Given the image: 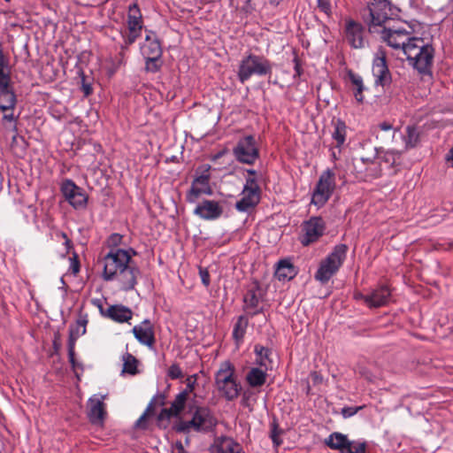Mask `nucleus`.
<instances>
[{"instance_id": "nucleus-35", "label": "nucleus", "mask_w": 453, "mask_h": 453, "mask_svg": "<svg viewBox=\"0 0 453 453\" xmlns=\"http://www.w3.org/2000/svg\"><path fill=\"white\" fill-rule=\"evenodd\" d=\"M348 76H349V81H351L352 85L354 86V96H355V99L358 102V103H362L364 101V96H363V92L364 90H365V87L364 85V82H363V78L352 72V71H349L348 72Z\"/></svg>"}, {"instance_id": "nucleus-47", "label": "nucleus", "mask_w": 453, "mask_h": 453, "mask_svg": "<svg viewBox=\"0 0 453 453\" xmlns=\"http://www.w3.org/2000/svg\"><path fill=\"white\" fill-rule=\"evenodd\" d=\"M167 376L172 380H177L183 377L181 368L177 364H173L167 371Z\"/></svg>"}, {"instance_id": "nucleus-2", "label": "nucleus", "mask_w": 453, "mask_h": 453, "mask_svg": "<svg viewBox=\"0 0 453 453\" xmlns=\"http://www.w3.org/2000/svg\"><path fill=\"white\" fill-rule=\"evenodd\" d=\"M273 63L265 56L249 53L244 56L238 66L237 78L244 84L252 76L264 77L271 75Z\"/></svg>"}, {"instance_id": "nucleus-62", "label": "nucleus", "mask_w": 453, "mask_h": 453, "mask_svg": "<svg viewBox=\"0 0 453 453\" xmlns=\"http://www.w3.org/2000/svg\"><path fill=\"white\" fill-rule=\"evenodd\" d=\"M64 244H65V248H66L67 251H69V250L72 248V242H71V240H70L69 238H66V239L65 240Z\"/></svg>"}, {"instance_id": "nucleus-51", "label": "nucleus", "mask_w": 453, "mask_h": 453, "mask_svg": "<svg viewBox=\"0 0 453 453\" xmlns=\"http://www.w3.org/2000/svg\"><path fill=\"white\" fill-rule=\"evenodd\" d=\"M199 275H200L202 283L205 287H209L210 283H211V278H210L209 271L206 268L200 267L199 268Z\"/></svg>"}, {"instance_id": "nucleus-16", "label": "nucleus", "mask_w": 453, "mask_h": 453, "mask_svg": "<svg viewBox=\"0 0 453 453\" xmlns=\"http://www.w3.org/2000/svg\"><path fill=\"white\" fill-rule=\"evenodd\" d=\"M224 209L220 202L203 200L194 209V214L203 220H216L223 214Z\"/></svg>"}, {"instance_id": "nucleus-59", "label": "nucleus", "mask_w": 453, "mask_h": 453, "mask_svg": "<svg viewBox=\"0 0 453 453\" xmlns=\"http://www.w3.org/2000/svg\"><path fill=\"white\" fill-rule=\"evenodd\" d=\"M368 296V294L365 295L360 292L355 293L354 297L356 300H363L365 303V297Z\"/></svg>"}, {"instance_id": "nucleus-34", "label": "nucleus", "mask_w": 453, "mask_h": 453, "mask_svg": "<svg viewBox=\"0 0 453 453\" xmlns=\"http://www.w3.org/2000/svg\"><path fill=\"white\" fill-rule=\"evenodd\" d=\"M334 131L332 133L333 139L336 142V147L340 148L346 140L347 126L343 120L337 119L333 121Z\"/></svg>"}, {"instance_id": "nucleus-26", "label": "nucleus", "mask_w": 453, "mask_h": 453, "mask_svg": "<svg viewBox=\"0 0 453 453\" xmlns=\"http://www.w3.org/2000/svg\"><path fill=\"white\" fill-rule=\"evenodd\" d=\"M260 201V192L242 189V198L236 202L235 209L240 212H248L257 205Z\"/></svg>"}, {"instance_id": "nucleus-3", "label": "nucleus", "mask_w": 453, "mask_h": 453, "mask_svg": "<svg viewBox=\"0 0 453 453\" xmlns=\"http://www.w3.org/2000/svg\"><path fill=\"white\" fill-rule=\"evenodd\" d=\"M214 379L218 392L226 401H234L239 396L242 387L235 376L234 366L229 361L220 364Z\"/></svg>"}, {"instance_id": "nucleus-27", "label": "nucleus", "mask_w": 453, "mask_h": 453, "mask_svg": "<svg viewBox=\"0 0 453 453\" xmlns=\"http://www.w3.org/2000/svg\"><path fill=\"white\" fill-rule=\"evenodd\" d=\"M188 396L186 392H180L171 403L170 408H165L161 411L159 418L169 419L173 417H178L185 408Z\"/></svg>"}, {"instance_id": "nucleus-45", "label": "nucleus", "mask_w": 453, "mask_h": 453, "mask_svg": "<svg viewBox=\"0 0 453 453\" xmlns=\"http://www.w3.org/2000/svg\"><path fill=\"white\" fill-rule=\"evenodd\" d=\"M377 149L373 148V152L371 156L361 157L359 159V163L361 165H357L356 168L358 169L359 172H363L364 168L366 167L372 160L377 157Z\"/></svg>"}, {"instance_id": "nucleus-36", "label": "nucleus", "mask_w": 453, "mask_h": 453, "mask_svg": "<svg viewBox=\"0 0 453 453\" xmlns=\"http://www.w3.org/2000/svg\"><path fill=\"white\" fill-rule=\"evenodd\" d=\"M249 324V319L245 315L238 317L233 329V338L236 343L242 342Z\"/></svg>"}, {"instance_id": "nucleus-13", "label": "nucleus", "mask_w": 453, "mask_h": 453, "mask_svg": "<svg viewBox=\"0 0 453 453\" xmlns=\"http://www.w3.org/2000/svg\"><path fill=\"white\" fill-rule=\"evenodd\" d=\"M368 12L370 16L369 29L371 32H375V27H380L389 19V3L387 0H373L368 5Z\"/></svg>"}, {"instance_id": "nucleus-9", "label": "nucleus", "mask_w": 453, "mask_h": 453, "mask_svg": "<svg viewBox=\"0 0 453 453\" xmlns=\"http://www.w3.org/2000/svg\"><path fill=\"white\" fill-rule=\"evenodd\" d=\"M325 443L340 453H366L365 441H350L347 435L339 432L332 433L325 440Z\"/></svg>"}, {"instance_id": "nucleus-22", "label": "nucleus", "mask_w": 453, "mask_h": 453, "mask_svg": "<svg viewBox=\"0 0 453 453\" xmlns=\"http://www.w3.org/2000/svg\"><path fill=\"white\" fill-rule=\"evenodd\" d=\"M98 308L102 315L118 323L127 322L132 319L133 316V311L131 309L122 304L111 305L105 311L101 304H98Z\"/></svg>"}, {"instance_id": "nucleus-49", "label": "nucleus", "mask_w": 453, "mask_h": 453, "mask_svg": "<svg viewBox=\"0 0 453 453\" xmlns=\"http://www.w3.org/2000/svg\"><path fill=\"white\" fill-rule=\"evenodd\" d=\"M242 189L260 192V188L256 177H247Z\"/></svg>"}, {"instance_id": "nucleus-31", "label": "nucleus", "mask_w": 453, "mask_h": 453, "mask_svg": "<svg viewBox=\"0 0 453 453\" xmlns=\"http://www.w3.org/2000/svg\"><path fill=\"white\" fill-rule=\"evenodd\" d=\"M297 271L289 259H281L275 269V277L280 281H288L295 278Z\"/></svg>"}, {"instance_id": "nucleus-56", "label": "nucleus", "mask_w": 453, "mask_h": 453, "mask_svg": "<svg viewBox=\"0 0 453 453\" xmlns=\"http://www.w3.org/2000/svg\"><path fill=\"white\" fill-rule=\"evenodd\" d=\"M311 377L312 381L315 384H319V383L322 382V380H323L322 376L320 374H319L317 372H311Z\"/></svg>"}, {"instance_id": "nucleus-24", "label": "nucleus", "mask_w": 453, "mask_h": 453, "mask_svg": "<svg viewBox=\"0 0 453 453\" xmlns=\"http://www.w3.org/2000/svg\"><path fill=\"white\" fill-rule=\"evenodd\" d=\"M211 449L212 453H242V446L227 436L216 438Z\"/></svg>"}, {"instance_id": "nucleus-14", "label": "nucleus", "mask_w": 453, "mask_h": 453, "mask_svg": "<svg viewBox=\"0 0 453 453\" xmlns=\"http://www.w3.org/2000/svg\"><path fill=\"white\" fill-rule=\"evenodd\" d=\"M382 39L389 47L404 55L405 48L413 36L405 29H391L384 27L381 32Z\"/></svg>"}, {"instance_id": "nucleus-58", "label": "nucleus", "mask_w": 453, "mask_h": 453, "mask_svg": "<svg viewBox=\"0 0 453 453\" xmlns=\"http://www.w3.org/2000/svg\"><path fill=\"white\" fill-rule=\"evenodd\" d=\"M294 69H295V73H296L295 75L300 76L302 74L303 69L296 58L295 59V68Z\"/></svg>"}, {"instance_id": "nucleus-1", "label": "nucleus", "mask_w": 453, "mask_h": 453, "mask_svg": "<svg viewBox=\"0 0 453 453\" xmlns=\"http://www.w3.org/2000/svg\"><path fill=\"white\" fill-rule=\"evenodd\" d=\"M408 64L422 76H432L434 49L422 38L412 37L405 48Z\"/></svg>"}, {"instance_id": "nucleus-5", "label": "nucleus", "mask_w": 453, "mask_h": 453, "mask_svg": "<svg viewBox=\"0 0 453 453\" xmlns=\"http://www.w3.org/2000/svg\"><path fill=\"white\" fill-rule=\"evenodd\" d=\"M136 251L132 248L128 250H111L104 257L103 278L106 281L115 280L117 273L132 264V257Z\"/></svg>"}, {"instance_id": "nucleus-28", "label": "nucleus", "mask_w": 453, "mask_h": 453, "mask_svg": "<svg viewBox=\"0 0 453 453\" xmlns=\"http://www.w3.org/2000/svg\"><path fill=\"white\" fill-rule=\"evenodd\" d=\"M243 309L250 317H254L264 311V308L259 305L260 297L257 296L256 289L247 291L243 297Z\"/></svg>"}, {"instance_id": "nucleus-41", "label": "nucleus", "mask_w": 453, "mask_h": 453, "mask_svg": "<svg viewBox=\"0 0 453 453\" xmlns=\"http://www.w3.org/2000/svg\"><path fill=\"white\" fill-rule=\"evenodd\" d=\"M164 395H155L150 402L149 403L146 410L144 411L143 414L139 418V419L136 421V426H141V423L146 418V417H149L154 413V405L157 402V400H160V404H164Z\"/></svg>"}, {"instance_id": "nucleus-61", "label": "nucleus", "mask_w": 453, "mask_h": 453, "mask_svg": "<svg viewBox=\"0 0 453 453\" xmlns=\"http://www.w3.org/2000/svg\"><path fill=\"white\" fill-rule=\"evenodd\" d=\"M447 160L450 163L451 166L453 167V147L450 149L447 156Z\"/></svg>"}, {"instance_id": "nucleus-33", "label": "nucleus", "mask_w": 453, "mask_h": 453, "mask_svg": "<svg viewBox=\"0 0 453 453\" xmlns=\"http://www.w3.org/2000/svg\"><path fill=\"white\" fill-rule=\"evenodd\" d=\"M254 353L256 355L255 364L257 366L267 368L268 371L272 370V360L270 358L272 351L270 349L257 344L254 348Z\"/></svg>"}, {"instance_id": "nucleus-57", "label": "nucleus", "mask_w": 453, "mask_h": 453, "mask_svg": "<svg viewBox=\"0 0 453 453\" xmlns=\"http://www.w3.org/2000/svg\"><path fill=\"white\" fill-rule=\"evenodd\" d=\"M81 88L86 96H89L92 93V87L88 83L83 82Z\"/></svg>"}, {"instance_id": "nucleus-15", "label": "nucleus", "mask_w": 453, "mask_h": 453, "mask_svg": "<svg viewBox=\"0 0 453 453\" xmlns=\"http://www.w3.org/2000/svg\"><path fill=\"white\" fill-rule=\"evenodd\" d=\"M372 72L376 86L385 87L391 82V74L387 65L384 51L380 50L374 56Z\"/></svg>"}, {"instance_id": "nucleus-30", "label": "nucleus", "mask_w": 453, "mask_h": 453, "mask_svg": "<svg viewBox=\"0 0 453 453\" xmlns=\"http://www.w3.org/2000/svg\"><path fill=\"white\" fill-rule=\"evenodd\" d=\"M267 368L251 367L246 373V381L250 388H256L265 385L267 378Z\"/></svg>"}, {"instance_id": "nucleus-6", "label": "nucleus", "mask_w": 453, "mask_h": 453, "mask_svg": "<svg viewBox=\"0 0 453 453\" xmlns=\"http://www.w3.org/2000/svg\"><path fill=\"white\" fill-rule=\"evenodd\" d=\"M211 166L209 164L202 165L196 168L191 187L186 193V201L188 203H196L201 196L212 195L213 189L210 184L211 178Z\"/></svg>"}, {"instance_id": "nucleus-4", "label": "nucleus", "mask_w": 453, "mask_h": 453, "mask_svg": "<svg viewBox=\"0 0 453 453\" xmlns=\"http://www.w3.org/2000/svg\"><path fill=\"white\" fill-rule=\"evenodd\" d=\"M347 251L348 246L346 244L335 245L332 251L319 263L314 279L321 284L327 283L343 265Z\"/></svg>"}, {"instance_id": "nucleus-37", "label": "nucleus", "mask_w": 453, "mask_h": 453, "mask_svg": "<svg viewBox=\"0 0 453 453\" xmlns=\"http://www.w3.org/2000/svg\"><path fill=\"white\" fill-rule=\"evenodd\" d=\"M11 83L10 68L8 59L0 50V87L9 86Z\"/></svg>"}, {"instance_id": "nucleus-42", "label": "nucleus", "mask_w": 453, "mask_h": 453, "mask_svg": "<svg viewBox=\"0 0 453 453\" xmlns=\"http://www.w3.org/2000/svg\"><path fill=\"white\" fill-rule=\"evenodd\" d=\"M161 57H144L145 58V70L150 73H157L160 70L162 63Z\"/></svg>"}, {"instance_id": "nucleus-12", "label": "nucleus", "mask_w": 453, "mask_h": 453, "mask_svg": "<svg viewBox=\"0 0 453 453\" xmlns=\"http://www.w3.org/2000/svg\"><path fill=\"white\" fill-rule=\"evenodd\" d=\"M300 242L306 247L316 242L326 231V223L321 217H311L303 224Z\"/></svg>"}, {"instance_id": "nucleus-44", "label": "nucleus", "mask_w": 453, "mask_h": 453, "mask_svg": "<svg viewBox=\"0 0 453 453\" xmlns=\"http://www.w3.org/2000/svg\"><path fill=\"white\" fill-rule=\"evenodd\" d=\"M281 434L282 431L279 428L277 423L273 422L271 425L270 438L272 439L273 446L275 448L279 447L282 443V441L280 439Z\"/></svg>"}, {"instance_id": "nucleus-20", "label": "nucleus", "mask_w": 453, "mask_h": 453, "mask_svg": "<svg viewBox=\"0 0 453 453\" xmlns=\"http://www.w3.org/2000/svg\"><path fill=\"white\" fill-rule=\"evenodd\" d=\"M365 31L364 27L351 19L346 21L345 36L347 42L354 49H362L365 46Z\"/></svg>"}, {"instance_id": "nucleus-21", "label": "nucleus", "mask_w": 453, "mask_h": 453, "mask_svg": "<svg viewBox=\"0 0 453 453\" xmlns=\"http://www.w3.org/2000/svg\"><path fill=\"white\" fill-rule=\"evenodd\" d=\"M135 339L142 344L152 348L155 343L154 328L149 319H144L140 325L133 327Z\"/></svg>"}, {"instance_id": "nucleus-18", "label": "nucleus", "mask_w": 453, "mask_h": 453, "mask_svg": "<svg viewBox=\"0 0 453 453\" xmlns=\"http://www.w3.org/2000/svg\"><path fill=\"white\" fill-rule=\"evenodd\" d=\"M106 395L96 394L88 401V418L91 424L102 426L104 421L106 411L104 401Z\"/></svg>"}, {"instance_id": "nucleus-63", "label": "nucleus", "mask_w": 453, "mask_h": 453, "mask_svg": "<svg viewBox=\"0 0 453 453\" xmlns=\"http://www.w3.org/2000/svg\"><path fill=\"white\" fill-rule=\"evenodd\" d=\"M411 4L416 7H419L422 4V0H410Z\"/></svg>"}, {"instance_id": "nucleus-32", "label": "nucleus", "mask_w": 453, "mask_h": 453, "mask_svg": "<svg viewBox=\"0 0 453 453\" xmlns=\"http://www.w3.org/2000/svg\"><path fill=\"white\" fill-rule=\"evenodd\" d=\"M17 104V97L10 85L0 87V111H13Z\"/></svg>"}, {"instance_id": "nucleus-38", "label": "nucleus", "mask_w": 453, "mask_h": 453, "mask_svg": "<svg viewBox=\"0 0 453 453\" xmlns=\"http://www.w3.org/2000/svg\"><path fill=\"white\" fill-rule=\"evenodd\" d=\"M419 141V134L415 127L408 126L406 134L403 135V142L406 149L414 148Z\"/></svg>"}, {"instance_id": "nucleus-7", "label": "nucleus", "mask_w": 453, "mask_h": 453, "mask_svg": "<svg viewBox=\"0 0 453 453\" xmlns=\"http://www.w3.org/2000/svg\"><path fill=\"white\" fill-rule=\"evenodd\" d=\"M335 185L334 172L330 169L324 171L312 192L311 203L318 208L323 207L331 197Z\"/></svg>"}, {"instance_id": "nucleus-55", "label": "nucleus", "mask_w": 453, "mask_h": 453, "mask_svg": "<svg viewBox=\"0 0 453 453\" xmlns=\"http://www.w3.org/2000/svg\"><path fill=\"white\" fill-rule=\"evenodd\" d=\"M123 42L120 45V50L122 51H126L130 45H132L134 42H128L127 39L129 38V34L123 35Z\"/></svg>"}, {"instance_id": "nucleus-53", "label": "nucleus", "mask_w": 453, "mask_h": 453, "mask_svg": "<svg viewBox=\"0 0 453 453\" xmlns=\"http://www.w3.org/2000/svg\"><path fill=\"white\" fill-rule=\"evenodd\" d=\"M196 381V375L188 377L187 379V387H186V388L182 392H186L187 395H188L189 393H191L194 390Z\"/></svg>"}, {"instance_id": "nucleus-43", "label": "nucleus", "mask_w": 453, "mask_h": 453, "mask_svg": "<svg viewBox=\"0 0 453 453\" xmlns=\"http://www.w3.org/2000/svg\"><path fill=\"white\" fill-rule=\"evenodd\" d=\"M105 243L111 250H120L119 247L123 243V235L113 233L107 238Z\"/></svg>"}, {"instance_id": "nucleus-10", "label": "nucleus", "mask_w": 453, "mask_h": 453, "mask_svg": "<svg viewBox=\"0 0 453 453\" xmlns=\"http://www.w3.org/2000/svg\"><path fill=\"white\" fill-rule=\"evenodd\" d=\"M233 151L238 162L247 165H253L259 157V150L253 135L240 139Z\"/></svg>"}, {"instance_id": "nucleus-54", "label": "nucleus", "mask_w": 453, "mask_h": 453, "mask_svg": "<svg viewBox=\"0 0 453 453\" xmlns=\"http://www.w3.org/2000/svg\"><path fill=\"white\" fill-rule=\"evenodd\" d=\"M378 128L384 132L393 131L394 134L398 131L397 129H395L389 122L387 121L380 123L378 125Z\"/></svg>"}, {"instance_id": "nucleus-39", "label": "nucleus", "mask_w": 453, "mask_h": 453, "mask_svg": "<svg viewBox=\"0 0 453 453\" xmlns=\"http://www.w3.org/2000/svg\"><path fill=\"white\" fill-rule=\"evenodd\" d=\"M123 369L122 372H126L131 375L137 373V364L138 360L130 353L127 352L122 357Z\"/></svg>"}, {"instance_id": "nucleus-64", "label": "nucleus", "mask_w": 453, "mask_h": 453, "mask_svg": "<svg viewBox=\"0 0 453 453\" xmlns=\"http://www.w3.org/2000/svg\"><path fill=\"white\" fill-rule=\"evenodd\" d=\"M283 0H268V3L273 6L279 5Z\"/></svg>"}, {"instance_id": "nucleus-19", "label": "nucleus", "mask_w": 453, "mask_h": 453, "mask_svg": "<svg viewBox=\"0 0 453 453\" xmlns=\"http://www.w3.org/2000/svg\"><path fill=\"white\" fill-rule=\"evenodd\" d=\"M140 275V269L136 265L130 264L124 270H120L117 273L114 280L118 282L120 290L128 292L134 289Z\"/></svg>"}, {"instance_id": "nucleus-8", "label": "nucleus", "mask_w": 453, "mask_h": 453, "mask_svg": "<svg viewBox=\"0 0 453 453\" xmlns=\"http://www.w3.org/2000/svg\"><path fill=\"white\" fill-rule=\"evenodd\" d=\"M217 425V418L210 408L196 406L192 413V418L181 423V429H192L196 432H207Z\"/></svg>"}, {"instance_id": "nucleus-25", "label": "nucleus", "mask_w": 453, "mask_h": 453, "mask_svg": "<svg viewBox=\"0 0 453 453\" xmlns=\"http://www.w3.org/2000/svg\"><path fill=\"white\" fill-rule=\"evenodd\" d=\"M141 50L143 57L162 56L161 44L155 32L151 30L147 31L145 42L141 47Z\"/></svg>"}, {"instance_id": "nucleus-60", "label": "nucleus", "mask_w": 453, "mask_h": 453, "mask_svg": "<svg viewBox=\"0 0 453 453\" xmlns=\"http://www.w3.org/2000/svg\"><path fill=\"white\" fill-rule=\"evenodd\" d=\"M71 266H72V270L74 273L79 272V264H78L77 260L73 261Z\"/></svg>"}, {"instance_id": "nucleus-29", "label": "nucleus", "mask_w": 453, "mask_h": 453, "mask_svg": "<svg viewBox=\"0 0 453 453\" xmlns=\"http://www.w3.org/2000/svg\"><path fill=\"white\" fill-rule=\"evenodd\" d=\"M87 323H88V321L86 319L81 318L77 320V326L79 327H81V331L75 332L74 329H73V328H70V330H69V339H68V344H67L68 358L73 366L75 365V362H74L75 342L80 336L83 335L86 333Z\"/></svg>"}, {"instance_id": "nucleus-17", "label": "nucleus", "mask_w": 453, "mask_h": 453, "mask_svg": "<svg viewBox=\"0 0 453 453\" xmlns=\"http://www.w3.org/2000/svg\"><path fill=\"white\" fill-rule=\"evenodd\" d=\"M142 27L143 22L141 10L137 3H133L129 5L127 12L128 42H134L141 36Z\"/></svg>"}, {"instance_id": "nucleus-40", "label": "nucleus", "mask_w": 453, "mask_h": 453, "mask_svg": "<svg viewBox=\"0 0 453 453\" xmlns=\"http://www.w3.org/2000/svg\"><path fill=\"white\" fill-rule=\"evenodd\" d=\"M366 177L377 178L381 173L380 159L377 157L366 167L364 168Z\"/></svg>"}, {"instance_id": "nucleus-48", "label": "nucleus", "mask_w": 453, "mask_h": 453, "mask_svg": "<svg viewBox=\"0 0 453 453\" xmlns=\"http://www.w3.org/2000/svg\"><path fill=\"white\" fill-rule=\"evenodd\" d=\"M5 113L3 116L2 123L4 125L6 122L12 123V130L13 132H17V119L18 117H15L13 114V111H4Z\"/></svg>"}, {"instance_id": "nucleus-52", "label": "nucleus", "mask_w": 453, "mask_h": 453, "mask_svg": "<svg viewBox=\"0 0 453 453\" xmlns=\"http://www.w3.org/2000/svg\"><path fill=\"white\" fill-rule=\"evenodd\" d=\"M318 1V7L321 12L326 13V15H329L331 12V4L327 0H317Z\"/></svg>"}, {"instance_id": "nucleus-11", "label": "nucleus", "mask_w": 453, "mask_h": 453, "mask_svg": "<svg viewBox=\"0 0 453 453\" xmlns=\"http://www.w3.org/2000/svg\"><path fill=\"white\" fill-rule=\"evenodd\" d=\"M60 191L68 203L75 210L84 209L88 203V196L74 181L65 179L60 185Z\"/></svg>"}, {"instance_id": "nucleus-23", "label": "nucleus", "mask_w": 453, "mask_h": 453, "mask_svg": "<svg viewBox=\"0 0 453 453\" xmlns=\"http://www.w3.org/2000/svg\"><path fill=\"white\" fill-rule=\"evenodd\" d=\"M390 296V289L387 286H380L368 294L365 297V304L370 308L381 307L388 303Z\"/></svg>"}, {"instance_id": "nucleus-50", "label": "nucleus", "mask_w": 453, "mask_h": 453, "mask_svg": "<svg viewBox=\"0 0 453 453\" xmlns=\"http://www.w3.org/2000/svg\"><path fill=\"white\" fill-rule=\"evenodd\" d=\"M361 409H362L361 406H359V407H349V406L343 407L342 409L341 413L343 418H348L354 416Z\"/></svg>"}, {"instance_id": "nucleus-46", "label": "nucleus", "mask_w": 453, "mask_h": 453, "mask_svg": "<svg viewBox=\"0 0 453 453\" xmlns=\"http://www.w3.org/2000/svg\"><path fill=\"white\" fill-rule=\"evenodd\" d=\"M357 372L369 382H373L376 379V376L366 366L364 365H358L357 368Z\"/></svg>"}]
</instances>
